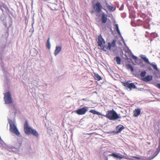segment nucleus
<instances>
[{
  "label": "nucleus",
  "instance_id": "nucleus-1",
  "mask_svg": "<svg viewBox=\"0 0 160 160\" xmlns=\"http://www.w3.org/2000/svg\"><path fill=\"white\" fill-rule=\"evenodd\" d=\"M10 81L9 77L7 78H4V89L6 92L3 93L4 95V100L5 103L7 104H9L13 103L12 100L11 92L9 90L10 88Z\"/></svg>",
  "mask_w": 160,
  "mask_h": 160
},
{
  "label": "nucleus",
  "instance_id": "nucleus-2",
  "mask_svg": "<svg viewBox=\"0 0 160 160\" xmlns=\"http://www.w3.org/2000/svg\"><path fill=\"white\" fill-rule=\"evenodd\" d=\"M24 131L25 133L27 136L32 135L36 138H38L39 134L36 129L33 128L29 125L28 121L26 120L23 124Z\"/></svg>",
  "mask_w": 160,
  "mask_h": 160
},
{
  "label": "nucleus",
  "instance_id": "nucleus-3",
  "mask_svg": "<svg viewBox=\"0 0 160 160\" xmlns=\"http://www.w3.org/2000/svg\"><path fill=\"white\" fill-rule=\"evenodd\" d=\"M102 116L112 121L121 118L120 114H118L113 109L108 110L106 112V114L105 115L103 114Z\"/></svg>",
  "mask_w": 160,
  "mask_h": 160
},
{
  "label": "nucleus",
  "instance_id": "nucleus-4",
  "mask_svg": "<svg viewBox=\"0 0 160 160\" xmlns=\"http://www.w3.org/2000/svg\"><path fill=\"white\" fill-rule=\"evenodd\" d=\"M8 120L10 125V131L12 133L15 134L18 137H20L21 136L20 132L18 128L16 125L11 119L8 118Z\"/></svg>",
  "mask_w": 160,
  "mask_h": 160
},
{
  "label": "nucleus",
  "instance_id": "nucleus-5",
  "mask_svg": "<svg viewBox=\"0 0 160 160\" xmlns=\"http://www.w3.org/2000/svg\"><path fill=\"white\" fill-rule=\"evenodd\" d=\"M4 51H0V65H1L4 77L7 78L9 77V74L4 67V65L2 60V55Z\"/></svg>",
  "mask_w": 160,
  "mask_h": 160
},
{
  "label": "nucleus",
  "instance_id": "nucleus-6",
  "mask_svg": "<svg viewBox=\"0 0 160 160\" xmlns=\"http://www.w3.org/2000/svg\"><path fill=\"white\" fill-rule=\"evenodd\" d=\"M96 40L98 46L99 47L101 48V50H105L106 45H105V41L103 38H102L101 34H99L97 38H96Z\"/></svg>",
  "mask_w": 160,
  "mask_h": 160
},
{
  "label": "nucleus",
  "instance_id": "nucleus-7",
  "mask_svg": "<svg viewBox=\"0 0 160 160\" xmlns=\"http://www.w3.org/2000/svg\"><path fill=\"white\" fill-rule=\"evenodd\" d=\"M96 40L98 46L99 47L101 48V50H105L106 45H105V41L103 38H102L101 34H99L97 38H96Z\"/></svg>",
  "mask_w": 160,
  "mask_h": 160
},
{
  "label": "nucleus",
  "instance_id": "nucleus-8",
  "mask_svg": "<svg viewBox=\"0 0 160 160\" xmlns=\"http://www.w3.org/2000/svg\"><path fill=\"white\" fill-rule=\"evenodd\" d=\"M118 38L117 36L115 37L113 39L111 40V42H108L107 45L106 46V49L108 50H111L112 48H116L117 47L116 42L117 41Z\"/></svg>",
  "mask_w": 160,
  "mask_h": 160
},
{
  "label": "nucleus",
  "instance_id": "nucleus-9",
  "mask_svg": "<svg viewBox=\"0 0 160 160\" xmlns=\"http://www.w3.org/2000/svg\"><path fill=\"white\" fill-rule=\"evenodd\" d=\"M130 81L128 80L127 81H125L122 82V85L124 86L126 89L129 91H130L132 89L137 88V87L134 82L129 83Z\"/></svg>",
  "mask_w": 160,
  "mask_h": 160
},
{
  "label": "nucleus",
  "instance_id": "nucleus-10",
  "mask_svg": "<svg viewBox=\"0 0 160 160\" xmlns=\"http://www.w3.org/2000/svg\"><path fill=\"white\" fill-rule=\"evenodd\" d=\"M92 5L93 9L94 10L95 12L97 14H99L102 12V6L101 2L98 1Z\"/></svg>",
  "mask_w": 160,
  "mask_h": 160
},
{
  "label": "nucleus",
  "instance_id": "nucleus-11",
  "mask_svg": "<svg viewBox=\"0 0 160 160\" xmlns=\"http://www.w3.org/2000/svg\"><path fill=\"white\" fill-rule=\"evenodd\" d=\"M88 107L84 106L82 107L78 108L77 109L74 110V112L79 115H83L88 110Z\"/></svg>",
  "mask_w": 160,
  "mask_h": 160
},
{
  "label": "nucleus",
  "instance_id": "nucleus-12",
  "mask_svg": "<svg viewBox=\"0 0 160 160\" xmlns=\"http://www.w3.org/2000/svg\"><path fill=\"white\" fill-rule=\"evenodd\" d=\"M135 25L136 26H143L145 28L150 29V25L148 22H143L142 20L139 19L135 22Z\"/></svg>",
  "mask_w": 160,
  "mask_h": 160
},
{
  "label": "nucleus",
  "instance_id": "nucleus-13",
  "mask_svg": "<svg viewBox=\"0 0 160 160\" xmlns=\"http://www.w3.org/2000/svg\"><path fill=\"white\" fill-rule=\"evenodd\" d=\"M101 14H97V16H98V17H101V18L99 19V21L103 24L105 23L108 19L107 15L104 12H102L100 13Z\"/></svg>",
  "mask_w": 160,
  "mask_h": 160
},
{
  "label": "nucleus",
  "instance_id": "nucleus-14",
  "mask_svg": "<svg viewBox=\"0 0 160 160\" xmlns=\"http://www.w3.org/2000/svg\"><path fill=\"white\" fill-rule=\"evenodd\" d=\"M108 156L112 157L113 158L117 160H121L124 157L123 155L116 152H113L111 154L108 155Z\"/></svg>",
  "mask_w": 160,
  "mask_h": 160
},
{
  "label": "nucleus",
  "instance_id": "nucleus-15",
  "mask_svg": "<svg viewBox=\"0 0 160 160\" xmlns=\"http://www.w3.org/2000/svg\"><path fill=\"white\" fill-rule=\"evenodd\" d=\"M2 146L10 152H17L16 148H15V147L12 145L7 144L6 143H5Z\"/></svg>",
  "mask_w": 160,
  "mask_h": 160
},
{
  "label": "nucleus",
  "instance_id": "nucleus-16",
  "mask_svg": "<svg viewBox=\"0 0 160 160\" xmlns=\"http://www.w3.org/2000/svg\"><path fill=\"white\" fill-rule=\"evenodd\" d=\"M151 66L155 70L158 71V72H154L153 73V74L155 76V77L157 78H160V77H159L158 76V75H160V73H159L160 71L158 69V68L157 67V64L155 63V62H152V63H149Z\"/></svg>",
  "mask_w": 160,
  "mask_h": 160
},
{
  "label": "nucleus",
  "instance_id": "nucleus-17",
  "mask_svg": "<svg viewBox=\"0 0 160 160\" xmlns=\"http://www.w3.org/2000/svg\"><path fill=\"white\" fill-rule=\"evenodd\" d=\"M146 33H147V34L145 35L146 37L149 38L151 42L152 41L153 39L158 36V34L155 32H149L148 31H146Z\"/></svg>",
  "mask_w": 160,
  "mask_h": 160
},
{
  "label": "nucleus",
  "instance_id": "nucleus-18",
  "mask_svg": "<svg viewBox=\"0 0 160 160\" xmlns=\"http://www.w3.org/2000/svg\"><path fill=\"white\" fill-rule=\"evenodd\" d=\"M3 9L6 12L8 11L9 12H10V10L6 5L4 3L0 1V10H2L3 14H4L3 12L4 11Z\"/></svg>",
  "mask_w": 160,
  "mask_h": 160
},
{
  "label": "nucleus",
  "instance_id": "nucleus-19",
  "mask_svg": "<svg viewBox=\"0 0 160 160\" xmlns=\"http://www.w3.org/2000/svg\"><path fill=\"white\" fill-rule=\"evenodd\" d=\"M125 128V127L122 125L119 124L115 127L116 132L117 134L121 132L122 130Z\"/></svg>",
  "mask_w": 160,
  "mask_h": 160
},
{
  "label": "nucleus",
  "instance_id": "nucleus-20",
  "mask_svg": "<svg viewBox=\"0 0 160 160\" xmlns=\"http://www.w3.org/2000/svg\"><path fill=\"white\" fill-rule=\"evenodd\" d=\"M152 75H148L142 78V80L143 81L147 82L152 81Z\"/></svg>",
  "mask_w": 160,
  "mask_h": 160
},
{
  "label": "nucleus",
  "instance_id": "nucleus-21",
  "mask_svg": "<svg viewBox=\"0 0 160 160\" xmlns=\"http://www.w3.org/2000/svg\"><path fill=\"white\" fill-rule=\"evenodd\" d=\"M22 139H18L16 142L15 148H17V151H18L22 145Z\"/></svg>",
  "mask_w": 160,
  "mask_h": 160
},
{
  "label": "nucleus",
  "instance_id": "nucleus-22",
  "mask_svg": "<svg viewBox=\"0 0 160 160\" xmlns=\"http://www.w3.org/2000/svg\"><path fill=\"white\" fill-rule=\"evenodd\" d=\"M100 52H102L103 51H99ZM105 51L106 53L109 55L110 54L112 53L113 55H119V51Z\"/></svg>",
  "mask_w": 160,
  "mask_h": 160
},
{
  "label": "nucleus",
  "instance_id": "nucleus-23",
  "mask_svg": "<svg viewBox=\"0 0 160 160\" xmlns=\"http://www.w3.org/2000/svg\"><path fill=\"white\" fill-rule=\"evenodd\" d=\"M141 112V108H136L133 112V116L134 117H137L140 114Z\"/></svg>",
  "mask_w": 160,
  "mask_h": 160
},
{
  "label": "nucleus",
  "instance_id": "nucleus-24",
  "mask_svg": "<svg viewBox=\"0 0 160 160\" xmlns=\"http://www.w3.org/2000/svg\"><path fill=\"white\" fill-rule=\"evenodd\" d=\"M106 5L108 9L110 12H113L115 11L116 9V8L115 7H114L113 6L110 5L107 2L106 3Z\"/></svg>",
  "mask_w": 160,
  "mask_h": 160
},
{
  "label": "nucleus",
  "instance_id": "nucleus-25",
  "mask_svg": "<svg viewBox=\"0 0 160 160\" xmlns=\"http://www.w3.org/2000/svg\"><path fill=\"white\" fill-rule=\"evenodd\" d=\"M126 67L127 69L130 70L131 72H133L135 71L134 68L130 63H126Z\"/></svg>",
  "mask_w": 160,
  "mask_h": 160
},
{
  "label": "nucleus",
  "instance_id": "nucleus-26",
  "mask_svg": "<svg viewBox=\"0 0 160 160\" xmlns=\"http://www.w3.org/2000/svg\"><path fill=\"white\" fill-rule=\"evenodd\" d=\"M89 112L92 113L93 114L97 115L99 116H102L103 115V114H102L101 112H99L98 111L96 110L95 109H91L89 111Z\"/></svg>",
  "mask_w": 160,
  "mask_h": 160
},
{
  "label": "nucleus",
  "instance_id": "nucleus-27",
  "mask_svg": "<svg viewBox=\"0 0 160 160\" xmlns=\"http://www.w3.org/2000/svg\"><path fill=\"white\" fill-rule=\"evenodd\" d=\"M109 22L107 23L106 22L105 23L103 24L102 25L103 26V24H105L104 26L102 28L103 29L106 30L107 28H109L110 27L112 26L111 24V22L110 21V19H109Z\"/></svg>",
  "mask_w": 160,
  "mask_h": 160
},
{
  "label": "nucleus",
  "instance_id": "nucleus-28",
  "mask_svg": "<svg viewBox=\"0 0 160 160\" xmlns=\"http://www.w3.org/2000/svg\"><path fill=\"white\" fill-rule=\"evenodd\" d=\"M138 73V74H139L140 77L142 78L146 76L147 72L145 71H143L141 72L140 69H139Z\"/></svg>",
  "mask_w": 160,
  "mask_h": 160
},
{
  "label": "nucleus",
  "instance_id": "nucleus-29",
  "mask_svg": "<svg viewBox=\"0 0 160 160\" xmlns=\"http://www.w3.org/2000/svg\"><path fill=\"white\" fill-rule=\"evenodd\" d=\"M114 59L116 61L117 64L120 65L121 64L122 60L119 55L115 57Z\"/></svg>",
  "mask_w": 160,
  "mask_h": 160
},
{
  "label": "nucleus",
  "instance_id": "nucleus-30",
  "mask_svg": "<svg viewBox=\"0 0 160 160\" xmlns=\"http://www.w3.org/2000/svg\"><path fill=\"white\" fill-rule=\"evenodd\" d=\"M94 78L95 80L98 81H100L102 79V77L97 73H94Z\"/></svg>",
  "mask_w": 160,
  "mask_h": 160
},
{
  "label": "nucleus",
  "instance_id": "nucleus-31",
  "mask_svg": "<svg viewBox=\"0 0 160 160\" xmlns=\"http://www.w3.org/2000/svg\"><path fill=\"white\" fill-rule=\"evenodd\" d=\"M140 56L144 60L145 62L146 63H150L148 59L147 58L145 55L141 54Z\"/></svg>",
  "mask_w": 160,
  "mask_h": 160
},
{
  "label": "nucleus",
  "instance_id": "nucleus-32",
  "mask_svg": "<svg viewBox=\"0 0 160 160\" xmlns=\"http://www.w3.org/2000/svg\"><path fill=\"white\" fill-rule=\"evenodd\" d=\"M29 53L32 56H35L37 55L38 52V51H29Z\"/></svg>",
  "mask_w": 160,
  "mask_h": 160
},
{
  "label": "nucleus",
  "instance_id": "nucleus-33",
  "mask_svg": "<svg viewBox=\"0 0 160 160\" xmlns=\"http://www.w3.org/2000/svg\"><path fill=\"white\" fill-rule=\"evenodd\" d=\"M46 47L48 49H50L51 48V45L50 42V38H48V40L47 41V43L46 45Z\"/></svg>",
  "mask_w": 160,
  "mask_h": 160
},
{
  "label": "nucleus",
  "instance_id": "nucleus-34",
  "mask_svg": "<svg viewBox=\"0 0 160 160\" xmlns=\"http://www.w3.org/2000/svg\"><path fill=\"white\" fill-rule=\"evenodd\" d=\"M106 133L108 134H110L112 135H115L117 134L115 130H110L108 132H106Z\"/></svg>",
  "mask_w": 160,
  "mask_h": 160
},
{
  "label": "nucleus",
  "instance_id": "nucleus-35",
  "mask_svg": "<svg viewBox=\"0 0 160 160\" xmlns=\"http://www.w3.org/2000/svg\"><path fill=\"white\" fill-rule=\"evenodd\" d=\"M123 42L124 45H125V47H124L122 50L120 48V50H130L128 46H127L126 43L125 42V41H124V42Z\"/></svg>",
  "mask_w": 160,
  "mask_h": 160
},
{
  "label": "nucleus",
  "instance_id": "nucleus-36",
  "mask_svg": "<svg viewBox=\"0 0 160 160\" xmlns=\"http://www.w3.org/2000/svg\"><path fill=\"white\" fill-rule=\"evenodd\" d=\"M6 47L5 44L0 43V50H4Z\"/></svg>",
  "mask_w": 160,
  "mask_h": 160
},
{
  "label": "nucleus",
  "instance_id": "nucleus-37",
  "mask_svg": "<svg viewBox=\"0 0 160 160\" xmlns=\"http://www.w3.org/2000/svg\"><path fill=\"white\" fill-rule=\"evenodd\" d=\"M113 22L114 23V27H116V29L117 30V29H118L119 27L118 25V24H116V22L115 21V20H114L113 21Z\"/></svg>",
  "mask_w": 160,
  "mask_h": 160
},
{
  "label": "nucleus",
  "instance_id": "nucleus-38",
  "mask_svg": "<svg viewBox=\"0 0 160 160\" xmlns=\"http://www.w3.org/2000/svg\"><path fill=\"white\" fill-rule=\"evenodd\" d=\"M125 51V53H126L127 52H128L129 53H131V54H132L133 56L135 58V59H138V58L137 57L135 56H134V55H133V53L131 52L132 51Z\"/></svg>",
  "mask_w": 160,
  "mask_h": 160
},
{
  "label": "nucleus",
  "instance_id": "nucleus-39",
  "mask_svg": "<svg viewBox=\"0 0 160 160\" xmlns=\"http://www.w3.org/2000/svg\"><path fill=\"white\" fill-rule=\"evenodd\" d=\"M55 50H62V46L60 45L56 46Z\"/></svg>",
  "mask_w": 160,
  "mask_h": 160
},
{
  "label": "nucleus",
  "instance_id": "nucleus-40",
  "mask_svg": "<svg viewBox=\"0 0 160 160\" xmlns=\"http://www.w3.org/2000/svg\"><path fill=\"white\" fill-rule=\"evenodd\" d=\"M121 17L123 18H125L126 16V14L125 12H123L121 14Z\"/></svg>",
  "mask_w": 160,
  "mask_h": 160
},
{
  "label": "nucleus",
  "instance_id": "nucleus-41",
  "mask_svg": "<svg viewBox=\"0 0 160 160\" xmlns=\"http://www.w3.org/2000/svg\"><path fill=\"white\" fill-rule=\"evenodd\" d=\"M61 51H55L54 54L55 56H56Z\"/></svg>",
  "mask_w": 160,
  "mask_h": 160
},
{
  "label": "nucleus",
  "instance_id": "nucleus-42",
  "mask_svg": "<svg viewBox=\"0 0 160 160\" xmlns=\"http://www.w3.org/2000/svg\"><path fill=\"white\" fill-rule=\"evenodd\" d=\"M124 5L123 4H122L120 7L119 8V10H122L124 8Z\"/></svg>",
  "mask_w": 160,
  "mask_h": 160
},
{
  "label": "nucleus",
  "instance_id": "nucleus-43",
  "mask_svg": "<svg viewBox=\"0 0 160 160\" xmlns=\"http://www.w3.org/2000/svg\"><path fill=\"white\" fill-rule=\"evenodd\" d=\"M139 64H141V67H145V64L143 63L141 61L139 62Z\"/></svg>",
  "mask_w": 160,
  "mask_h": 160
},
{
  "label": "nucleus",
  "instance_id": "nucleus-44",
  "mask_svg": "<svg viewBox=\"0 0 160 160\" xmlns=\"http://www.w3.org/2000/svg\"><path fill=\"white\" fill-rule=\"evenodd\" d=\"M118 33L119 35H120V37L121 38L122 40V42H124V39L122 37V36L121 35V33L120 32H118Z\"/></svg>",
  "mask_w": 160,
  "mask_h": 160
},
{
  "label": "nucleus",
  "instance_id": "nucleus-45",
  "mask_svg": "<svg viewBox=\"0 0 160 160\" xmlns=\"http://www.w3.org/2000/svg\"><path fill=\"white\" fill-rule=\"evenodd\" d=\"M0 19L3 22H4L5 18H4L3 17V16H1L0 18Z\"/></svg>",
  "mask_w": 160,
  "mask_h": 160
},
{
  "label": "nucleus",
  "instance_id": "nucleus-46",
  "mask_svg": "<svg viewBox=\"0 0 160 160\" xmlns=\"http://www.w3.org/2000/svg\"><path fill=\"white\" fill-rule=\"evenodd\" d=\"M156 87L160 89V83H158L156 84Z\"/></svg>",
  "mask_w": 160,
  "mask_h": 160
},
{
  "label": "nucleus",
  "instance_id": "nucleus-47",
  "mask_svg": "<svg viewBox=\"0 0 160 160\" xmlns=\"http://www.w3.org/2000/svg\"><path fill=\"white\" fill-rule=\"evenodd\" d=\"M6 35H7V37H8V35H9V31H8V30H6Z\"/></svg>",
  "mask_w": 160,
  "mask_h": 160
},
{
  "label": "nucleus",
  "instance_id": "nucleus-48",
  "mask_svg": "<svg viewBox=\"0 0 160 160\" xmlns=\"http://www.w3.org/2000/svg\"><path fill=\"white\" fill-rule=\"evenodd\" d=\"M95 12V11L93 9V10L91 11L90 13H91V14H93Z\"/></svg>",
  "mask_w": 160,
  "mask_h": 160
},
{
  "label": "nucleus",
  "instance_id": "nucleus-49",
  "mask_svg": "<svg viewBox=\"0 0 160 160\" xmlns=\"http://www.w3.org/2000/svg\"><path fill=\"white\" fill-rule=\"evenodd\" d=\"M109 28L110 29V31L112 32V33H113V31L112 29V26L110 27Z\"/></svg>",
  "mask_w": 160,
  "mask_h": 160
},
{
  "label": "nucleus",
  "instance_id": "nucleus-50",
  "mask_svg": "<svg viewBox=\"0 0 160 160\" xmlns=\"http://www.w3.org/2000/svg\"><path fill=\"white\" fill-rule=\"evenodd\" d=\"M103 9L107 13H108V11L107 10V9L104 7H102V9Z\"/></svg>",
  "mask_w": 160,
  "mask_h": 160
},
{
  "label": "nucleus",
  "instance_id": "nucleus-51",
  "mask_svg": "<svg viewBox=\"0 0 160 160\" xmlns=\"http://www.w3.org/2000/svg\"><path fill=\"white\" fill-rule=\"evenodd\" d=\"M92 133H87L85 134L86 135H88L89 136H91L92 134Z\"/></svg>",
  "mask_w": 160,
  "mask_h": 160
},
{
  "label": "nucleus",
  "instance_id": "nucleus-52",
  "mask_svg": "<svg viewBox=\"0 0 160 160\" xmlns=\"http://www.w3.org/2000/svg\"><path fill=\"white\" fill-rule=\"evenodd\" d=\"M118 44L119 46H122V43L120 41H119L118 42Z\"/></svg>",
  "mask_w": 160,
  "mask_h": 160
},
{
  "label": "nucleus",
  "instance_id": "nucleus-53",
  "mask_svg": "<svg viewBox=\"0 0 160 160\" xmlns=\"http://www.w3.org/2000/svg\"><path fill=\"white\" fill-rule=\"evenodd\" d=\"M121 52H120V54H121V55H122V56L123 57V51H120Z\"/></svg>",
  "mask_w": 160,
  "mask_h": 160
},
{
  "label": "nucleus",
  "instance_id": "nucleus-54",
  "mask_svg": "<svg viewBox=\"0 0 160 160\" xmlns=\"http://www.w3.org/2000/svg\"><path fill=\"white\" fill-rule=\"evenodd\" d=\"M148 69L150 71H152V69L151 68V67H149L148 68Z\"/></svg>",
  "mask_w": 160,
  "mask_h": 160
},
{
  "label": "nucleus",
  "instance_id": "nucleus-55",
  "mask_svg": "<svg viewBox=\"0 0 160 160\" xmlns=\"http://www.w3.org/2000/svg\"><path fill=\"white\" fill-rule=\"evenodd\" d=\"M81 100H85L86 101H88V98H82Z\"/></svg>",
  "mask_w": 160,
  "mask_h": 160
},
{
  "label": "nucleus",
  "instance_id": "nucleus-56",
  "mask_svg": "<svg viewBox=\"0 0 160 160\" xmlns=\"http://www.w3.org/2000/svg\"><path fill=\"white\" fill-rule=\"evenodd\" d=\"M105 160H108V156H105Z\"/></svg>",
  "mask_w": 160,
  "mask_h": 160
},
{
  "label": "nucleus",
  "instance_id": "nucleus-57",
  "mask_svg": "<svg viewBox=\"0 0 160 160\" xmlns=\"http://www.w3.org/2000/svg\"><path fill=\"white\" fill-rule=\"evenodd\" d=\"M116 30L117 31L118 33L119 32H120V30H119V28H118V29H117V30Z\"/></svg>",
  "mask_w": 160,
  "mask_h": 160
},
{
  "label": "nucleus",
  "instance_id": "nucleus-58",
  "mask_svg": "<svg viewBox=\"0 0 160 160\" xmlns=\"http://www.w3.org/2000/svg\"><path fill=\"white\" fill-rule=\"evenodd\" d=\"M34 22H33L32 23V27L33 26V24H34Z\"/></svg>",
  "mask_w": 160,
  "mask_h": 160
},
{
  "label": "nucleus",
  "instance_id": "nucleus-59",
  "mask_svg": "<svg viewBox=\"0 0 160 160\" xmlns=\"http://www.w3.org/2000/svg\"><path fill=\"white\" fill-rule=\"evenodd\" d=\"M52 58H51V62H52Z\"/></svg>",
  "mask_w": 160,
  "mask_h": 160
},
{
  "label": "nucleus",
  "instance_id": "nucleus-60",
  "mask_svg": "<svg viewBox=\"0 0 160 160\" xmlns=\"http://www.w3.org/2000/svg\"><path fill=\"white\" fill-rule=\"evenodd\" d=\"M119 7V5H118V6H117V8H118Z\"/></svg>",
  "mask_w": 160,
  "mask_h": 160
},
{
  "label": "nucleus",
  "instance_id": "nucleus-61",
  "mask_svg": "<svg viewBox=\"0 0 160 160\" xmlns=\"http://www.w3.org/2000/svg\"><path fill=\"white\" fill-rule=\"evenodd\" d=\"M152 150L153 151V150H152V149H151V150H149V152H150L151 151H152Z\"/></svg>",
  "mask_w": 160,
  "mask_h": 160
},
{
  "label": "nucleus",
  "instance_id": "nucleus-62",
  "mask_svg": "<svg viewBox=\"0 0 160 160\" xmlns=\"http://www.w3.org/2000/svg\"><path fill=\"white\" fill-rule=\"evenodd\" d=\"M125 55L126 56V57H127L128 58V57L127 56H126V54H125Z\"/></svg>",
  "mask_w": 160,
  "mask_h": 160
},
{
  "label": "nucleus",
  "instance_id": "nucleus-63",
  "mask_svg": "<svg viewBox=\"0 0 160 160\" xmlns=\"http://www.w3.org/2000/svg\"><path fill=\"white\" fill-rule=\"evenodd\" d=\"M150 142H149V143H148V144H150Z\"/></svg>",
  "mask_w": 160,
  "mask_h": 160
},
{
  "label": "nucleus",
  "instance_id": "nucleus-64",
  "mask_svg": "<svg viewBox=\"0 0 160 160\" xmlns=\"http://www.w3.org/2000/svg\"><path fill=\"white\" fill-rule=\"evenodd\" d=\"M96 51V52H98L97 51Z\"/></svg>",
  "mask_w": 160,
  "mask_h": 160
}]
</instances>
